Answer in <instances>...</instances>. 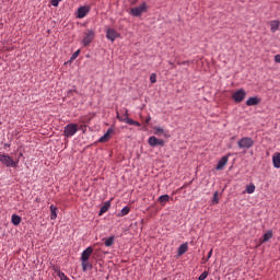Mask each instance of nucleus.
<instances>
[{"mask_svg":"<svg viewBox=\"0 0 280 280\" xmlns=\"http://www.w3.org/2000/svg\"><path fill=\"white\" fill-rule=\"evenodd\" d=\"M154 135H156L158 137H167V133L165 132L164 128L161 127H154Z\"/></svg>","mask_w":280,"mask_h":280,"instance_id":"19","label":"nucleus"},{"mask_svg":"<svg viewBox=\"0 0 280 280\" xmlns=\"http://www.w3.org/2000/svg\"><path fill=\"white\" fill-rule=\"evenodd\" d=\"M188 63H189V61H184V62H183V65H188Z\"/></svg>","mask_w":280,"mask_h":280,"instance_id":"38","label":"nucleus"},{"mask_svg":"<svg viewBox=\"0 0 280 280\" xmlns=\"http://www.w3.org/2000/svg\"><path fill=\"white\" fill-rule=\"evenodd\" d=\"M82 268L83 271L86 272V269L89 268V261H82Z\"/></svg>","mask_w":280,"mask_h":280,"instance_id":"30","label":"nucleus"},{"mask_svg":"<svg viewBox=\"0 0 280 280\" xmlns=\"http://www.w3.org/2000/svg\"><path fill=\"white\" fill-rule=\"evenodd\" d=\"M272 163H273V167H276V170H280V153L276 152L272 155Z\"/></svg>","mask_w":280,"mask_h":280,"instance_id":"14","label":"nucleus"},{"mask_svg":"<svg viewBox=\"0 0 280 280\" xmlns=\"http://www.w3.org/2000/svg\"><path fill=\"white\" fill-rule=\"evenodd\" d=\"M77 132H78V124H68L65 127L63 137H66V139H69L75 136Z\"/></svg>","mask_w":280,"mask_h":280,"instance_id":"5","label":"nucleus"},{"mask_svg":"<svg viewBox=\"0 0 280 280\" xmlns=\"http://www.w3.org/2000/svg\"><path fill=\"white\" fill-rule=\"evenodd\" d=\"M115 244V236H110L105 241V246L110 247Z\"/></svg>","mask_w":280,"mask_h":280,"instance_id":"25","label":"nucleus"},{"mask_svg":"<svg viewBox=\"0 0 280 280\" xmlns=\"http://www.w3.org/2000/svg\"><path fill=\"white\" fill-rule=\"evenodd\" d=\"M232 100L236 103V104H241V102L243 100H246V91L244 89H240L236 92H234L232 94Z\"/></svg>","mask_w":280,"mask_h":280,"instance_id":"6","label":"nucleus"},{"mask_svg":"<svg viewBox=\"0 0 280 280\" xmlns=\"http://www.w3.org/2000/svg\"><path fill=\"white\" fill-rule=\"evenodd\" d=\"M108 209H110V201H106V202L102 206L98 215H104V213H106V211H108Z\"/></svg>","mask_w":280,"mask_h":280,"instance_id":"21","label":"nucleus"},{"mask_svg":"<svg viewBox=\"0 0 280 280\" xmlns=\"http://www.w3.org/2000/svg\"><path fill=\"white\" fill-rule=\"evenodd\" d=\"M275 62L280 63V55L275 56Z\"/></svg>","mask_w":280,"mask_h":280,"instance_id":"34","label":"nucleus"},{"mask_svg":"<svg viewBox=\"0 0 280 280\" xmlns=\"http://www.w3.org/2000/svg\"><path fill=\"white\" fill-rule=\"evenodd\" d=\"M58 218V208L54 205L50 206V220Z\"/></svg>","mask_w":280,"mask_h":280,"instance_id":"20","label":"nucleus"},{"mask_svg":"<svg viewBox=\"0 0 280 280\" xmlns=\"http://www.w3.org/2000/svg\"><path fill=\"white\" fill-rule=\"evenodd\" d=\"M148 143L151 148H156V145H161V148H163V145H165V141L163 139H159L154 136L149 138Z\"/></svg>","mask_w":280,"mask_h":280,"instance_id":"8","label":"nucleus"},{"mask_svg":"<svg viewBox=\"0 0 280 280\" xmlns=\"http://www.w3.org/2000/svg\"><path fill=\"white\" fill-rule=\"evenodd\" d=\"M246 191L248 194H255V184H249L248 186H246Z\"/></svg>","mask_w":280,"mask_h":280,"instance_id":"26","label":"nucleus"},{"mask_svg":"<svg viewBox=\"0 0 280 280\" xmlns=\"http://www.w3.org/2000/svg\"><path fill=\"white\" fill-rule=\"evenodd\" d=\"M168 65H171L173 69L176 67V66H174V63L171 62V61H168Z\"/></svg>","mask_w":280,"mask_h":280,"instance_id":"37","label":"nucleus"},{"mask_svg":"<svg viewBox=\"0 0 280 280\" xmlns=\"http://www.w3.org/2000/svg\"><path fill=\"white\" fill-rule=\"evenodd\" d=\"M128 213H130V207H125L121 209V211L118 215H119V218H124V215H128Z\"/></svg>","mask_w":280,"mask_h":280,"instance_id":"24","label":"nucleus"},{"mask_svg":"<svg viewBox=\"0 0 280 280\" xmlns=\"http://www.w3.org/2000/svg\"><path fill=\"white\" fill-rule=\"evenodd\" d=\"M270 240H272V231H268L266 234H264L262 240H260V244L270 242Z\"/></svg>","mask_w":280,"mask_h":280,"instance_id":"22","label":"nucleus"},{"mask_svg":"<svg viewBox=\"0 0 280 280\" xmlns=\"http://www.w3.org/2000/svg\"><path fill=\"white\" fill-rule=\"evenodd\" d=\"M106 38H108V40H112V43H115V39L119 38V33H117V31H115L114 28H108L106 33Z\"/></svg>","mask_w":280,"mask_h":280,"instance_id":"10","label":"nucleus"},{"mask_svg":"<svg viewBox=\"0 0 280 280\" xmlns=\"http://www.w3.org/2000/svg\"><path fill=\"white\" fill-rule=\"evenodd\" d=\"M21 156H23V153H20L16 161H20L21 160Z\"/></svg>","mask_w":280,"mask_h":280,"instance_id":"36","label":"nucleus"},{"mask_svg":"<svg viewBox=\"0 0 280 280\" xmlns=\"http://www.w3.org/2000/svg\"><path fill=\"white\" fill-rule=\"evenodd\" d=\"M150 82H151V84H156V73H152L150 75Z\"/></svg>","mask_w":280,"mask_h":280,"instance_id":"29","label":"nucleus"},{"mask_svg":"<svg viewBox=\"0 0 280 280\" xmlns=\"http://www.w3.org/2000/svg\"><path fill=\"white\" fill-rule=\"evenodd\" d=\"M11 222L12 224H14V226H19V224H21V217L12 214Z\"/></svg>","mask_w":280,"mask_h":280,"instance_id":"23","label":"nucleus"},{"mask_svg":"<svg viewBox=\"0 0 280 280\" xmlns=\"http://www.w3.org/2000/svg\"><path fill=\"white\" fill-rule=\"evenodd\" d=\"M240 150H250L255 145V141L250 137H244L237 141Z\"/></svg>","mask_w":280,"mask_h":280,"instance_id":"3","label":"nucleus"},{"mask_svg":"<svg viewBox=\"0 0 280 280\" xmlns=\"http://www.w3.org/2000/svg\"><path fill=\"white\" fill-rule=\"evenodd\" d=\"M219 202H220V199H218V191H215L213 195L212 205H218Z\"/></svg>","mask_w":280,"mask_h":280,"instance_id":"28","label":"nucleus"},{"mask_svg":"<svg viewBox=\"0 0 280 280\" xmlns=\"http://www.w3.org/2000/svg\"><path fill=\"white\" fill-rule=\"evenodd\" d=\"M187 250H189V246L187 245V243L182 244V245L178 247V252H177L178 257L185 255V253H186Z\"/></svg>","mask_w":280,"mask_h":280,"instance_id":"18","label":"nucleus"},{"mask_svg":"<svg viewBox=\"0 0 280 280\" xmlns=\"http://www.w3.org/2000/svg\"><path fill=\"white\" fill-rule=\"evenodd\" d=\"M117 119H119V121H125V124H129V126H141L139 121H136L132 118H128V109H126L124 117L117 114Z\"/></svg>","mask_w":280,"mask_h":280,"instance_id":"7","label":"nucleus"},{"mask_svg":"<svg viewBox=\"0 0 280 280\" xmlns=\"http://www.w3.org/2000/svg\"><path fill=\"white\" fill-rule=\"evenodd\" d=\"M151 119H152V117L149 116V117L145 119V124H150Z\"/></svg>","mask_w":280,"mask_h":280,"instance_id":"35","label":"nucleus"},{"mask_svg":"<svg viewBox=\"0 0 280 280\" xmlns=\"http://www.w3.org/2000/svg\"><path fill=\"white\" fill-rule=\"evenodd\" d=\"M110 135H113V128H109L106 133L100 138V143H106L110 139Z\"/></svg>","mask_w":280,"mask_h":280,"instance_id":"16","label":"nucleus"},{"mask_svg":"<svg viewBox=\"0 0 280 280\" xmlns=\"http://www.w3.org/2000/svg\"><path fill=\"white\" fill-rule=\"evenodd\" d=\"M58 3H60V0H51V5H54V8H57Z\"/></svg>","mask_w":280,"mask_h":280,"instance_id":"32","label":"nucleus"},{"mask_svg":"<svg viewBox=\"0 0 280 280\" xmlns=\"http://www.w3.org/2000/svg\"><path fill=\"white\" fill-rule=\"evenodd\" d=\"M212 255H213V249H210V252L208 253L207 261L211 259Z\"/></svg>","mask_w":280,"mask_h":280,"instance_id":"33","label":"nucleus"},{"mask_svg":"<svg viewBox=\"0 0 280 280\" xmlns=\"http://www.w3.org/2000/svg\"><path fill=\"white\" fill-rule=\"evenodd\" d=\"M207 277H209V271H203V272L198 277V280H205V279H207Z\"/></svg>","mask_w":280,"mask_h":280,"instance_id":"27","label":"nucleus"},{"mask_svg":"<svg viewBox=\"0 0 280 280\" xmlns=\"http://www.w3.org/2000/svg\"><path fill=\"white\" fill-rule=\"evenodd\" d=\"M89 12H90L89 7H80L78 9V19H84V16L89 14Z\"/></svg>","mask_w":280,"mask_h":280,"instance_id":"12","label":"nucleus"},{"mask_svg":"<svg viewBox=\"0 0 280 280\" xmlns=\"http://www.w3.org/2000/svg\"><path fill=\"white\" fill-rule=\"evenodd\" d=\"M148 2H142L138 7H133L129 10V14L131 16H141V14H145L149 10Z\"/></svg>","mask_w":280,"mask_h":280,"instance_id":"1","label":"nucleus"},{"mask_svg":"<svg viewBox=\"0 0 280 280\" xmlns=\"http://www.w3.org/2000/svg\"><path fill=\"white\" fill-rule=\"evenodd\" d=\"M7 148H10V144H5Z\"/></svg>","mask_w":280,"mask_h":280,"instance_id":"40","label":"nucleus"},{"mask_svg":"<svg viewBox=\"0 0 280 280\" xmlns=\"http://www.w3.org/2000/svg\"><path fill=\"white\" fill-rule=\"evenodd\" d=\"M158 202H160V205L162 207H165V205H167V202H170V195H162L158 198Z\"/></svg>","mask_w":280,"mask_h":280,"instance_id":"17","label":"nucleus"},{"mask_svg":"<svg viewBox=\"0 0 280 280\" xmlns=\"http://www.w3.org/2000/svg\"><path fill=\"white\" fill-rule=\"evenodd\" d=\"M94 39H95V30H91V28L86 30L83 33V39H82L83 47H89V45L92 44Z\"/></svg>","mask_w":280,"mask_h":280,"instance_id":"4","label":"nucleus"},{"mask_svg":"<svg viewBox=\"0 0 280 280\" xmlns=\"http://www.w3.org/2000/svg\"><path fill=\"white\" fill-rule=\"evenodd\" d=\"M261 100L259 97L253 96L246 101V106H257V104H259Z\"/></svg>","mask_w":280,"mask_h":280,"instance_id":"13","label":"nucleus"},{"mask_svg":"<svg viewBox=\"0 0 280 280\" xmlns=\"http://www.w3.org/2000/svg\"><path fill=\"white\" fill-rule=\"evenodd\" d=\"M135 3H137V1H132V2H131V5H135Z\"/></svg>","mask_w":280,"mask_h":280,"instance_id":"39","label":"nucleus"},{"mask_svg":"<svg viewBox=\"0 0 280 280\" xmlns=\"http://www.w3.org/2000/svg\"><path fill=\"white\" fill-rule=\"evenodd\" d=\"M226 163H229V155H224L223 158H221V160L217 164L215 170L218 171L224 170V167L226 166Z\"/></svg>","mask_w":280,"mask_h":280,"instance_id":"11","label":"nucleus"},{"mask_svg":"<svg viewBox=\"0 0 280 280\" xmlns=\"http://www.w3.org/2000/svg\"><path fill=\"white\" fill-rule=\"evenodd\" d=\"M80 56V50H77L75 52H73V55L71 56V60H75V58H78Z\"/></svg>","mask_w":280,"mask_h":280,"instance_id":"31","label":"nucleus"},{"mask_svg":"<svg viewBox=\"0 0 280 280\" xmlns=\"http://www.w3.org/2000/svg\"><path fill=\"white\" fill-rule=\"evenodd\" d=\"M0 163L5 165V167H19V160L12 159L10 155L1 154L0 153Z\"/></svg>","mask_w":280,"mask_h":280,"instance_id":"2","label":"nucleus"},{"mask_svg":"<svg viewBox=\"0 0 280 280\" xmlns=\"http://www.w3.org/2000/svg\"><path fill=\"white\" fill-rule=\"evenodd\" d=\"M270 25V32H272V34H275V32H277V30H279L280 26V21L279 20H272L269 22Z\"/></svg>","mask_w":280,"mask_h":280,"instance_id":"15","label":"nucleus"},{"mask_svg":"<svg viewBox=\"0 0 280 280\" xmlns=\"http://www.w3.org/2000/svg\"><path fill=\"white\" fill-rule=\"evenodd\" d=\"M91 255H93V247L85 248L81 254V261H89L91 259Z\"/></svg>","mask_w":280,"mask_h":280,"instance_id":"9","label":"nucleus"}]
</instances>
